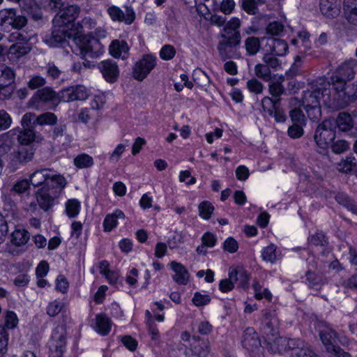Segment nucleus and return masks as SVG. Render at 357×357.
Segmentation results:
<instances>
[{"label":"nucleus","instance_id":"nucleus-6","mask_svg":"<svg viewBox=\"0 0 357 357\" xmlns=\"http://www.w3.org/2000/svg\"><path fill=\"white\" fill-rule=\"evenodd\" d=\"M340 78L333 79V88L344 105L357 100V85L354 84H347L344 80Z\"/></svg>","mask_w":357,"mask_h":357},{"label":"nucleus","instance_id":"nucleus-50","mask_svg":"<svg viewBox=\"0 0 357 357\" xmlns=\"http://www.w3.org/2000/svg\"><path fill=\"white\" fill-rule=\"evenodd\" d=\"M63 307V304L62 302L57 300L52 301L48 304L47 307V314L50 317H54L61 312Z\"/></svg>","mask_w":357,"mask_h":357},{"label":"nucleus","instance_id":"nucleus-59","mask_svg":"<svg viewBox=\"0 0 357 357\" xmlns=\"http://www.w3.org/2000/svg\"><path fill=\"white\" fill-rule=\"evenodd\" d=\"M284 31V26L278 22L269 23L266 27V32L272 36H278Z\"/></svg>","mask_w":357,"mask_h":357},{"label":"nucleus","instance_id":"nucleus-54","mask_svg":"<svg viewBox=\"0 0 357 357\" xmlns=\"http://www.w3.org/2000/svg\"><path fill=\"white\" fill-rule=\"evenodd\" d=\"M192 301L196 306H203L209 303L211 297L208 294H202L199 292H196L194 294Z\"/></svg>","mask_w":357,"mask_h":357},{"label":"nucleus","instance_id":"nucleus-20","mask_svg":"<svg viewBox=\"0 0 357 357\" xmlns=\"http://www.w3.org/2000/svg\"><path fill=\"white\" fill-rule=\"evenodd\" d=\"M320 10L327 17H336L340 13V1L320 0Z\"/></svg>","mask_w":357,"mask_h":357},{"label":"nucleus","instance_id":"nucleus-5","mask_svg":"<svg viewBox=\"0 0 357 357\" xmlns=\"http://www.w3.org/2000/svg\"><path fill=\"white\" fill-rule=\"evenodd\" d=\"M26 24V17L24 15H18L15 8H3L0 10L1 31L20 30L24 27Z\"/></svg>","mask_w":357,"mask_h":357},{"label":"nucleus","instance_id":"nucleus-14","mask_svg":"<svg viewBox=\"0 0 357 357\" xmlns=\"http://www.w3.org/2000/svg\"><path fill=\"white\" fill-rule=\"evenodd\" d=\"M35 195L39 206L45 211L52 207L54 200L59 197L55 192H51L44 185L36 192Z\"/></svg>","mask_w":357,"mask_h":357},{"label":"nucleus","instance_id":"nucleus-47","mask_svg":"<svg viewBox=\"0 0 357 357\" xmlns=\"http://www.w3.org/2000/svg\"><path fill=\"white\" fill-rule=\"evenodd\" d=\"M30 181L27 179L17 181L13 185L12 191L18 195H22L29 190Z\"/></svg>","mask_w":357,"mask_h":357},{"label":"nucleus","instance_id":"nucleus-40","mask_svg":"<svg viewBox=\"0 0 357 357\" xmlns=\"http://www.w3.org/2000/svg\"><path fill=\"white\" fill-rule=\"evenodd\" d=\"M74 164L79 169L88 168L93 165V159L89 155L82 153L75 158Z\"/></svg>","mask_w":357,"mask_h":357},{"label":"nucleus","instance_id":"nucleus-57","mask_svg":"<svg viewBox=\"0 0 357 357\" xmlns=\"http://www.w3.org/2000/svg\"><path fill=\"white\" fill-rule=\"evenodd\" d=\"M46 84L45 79L40 75L32 76L28 82V87L31 89H36L43 86Z\"/></svg>","mask_w":357,"mask_h":357},{"label":"nucleus","instance_id":"nucleus-23","mask_svg":"<svg viewBox=\"0 0 357 357\" xmlns=\"http://www.w3.org/2000/svg\"><path fill=\"white\" fill-rule=\"evenodd\" d=\"M343 10L347 22L357 26V0H344Z\"/></svg>","mask_w":357,"mask_h":357},{"label":"nucleus","instance_id":"nucleus-3","mask_svg":"<svg viewBox=\"0 0 357 357\" xmlns=\"http://www.w3.org/2000/svg\"><path fill=\"white\" fill-rule=\"evenodd\" d=\"M335 123L334 119H325L320 123L314 132V139L321 149H326L335 137Z\"/></svg>","mask_w":357,"mask_h":357},{"label":"nucleus","instance_id":"nucleus-51","mask_svg":"<svg viewBox=\"0 0 357 357\" xmlns=\"http://www.w3.org/2000/svg\"><path fill=\"white\" fill-rule=\"evenodd\" d=\"M247 87L250 92L255 94H261L264 90V85L256 78H252L247 82Z\"/></svg>","mask_w":357,"mask_h":357},{"label":"nucleus","instance_id":"nucleus-10","mask_svg":"<svg viewBox=\"0 0 357 357\" xmlns=\"http://www.w3.org/2000/svg\"><path fill=\"white\" fill-rule=\"evenodd\" d=\"M66 344V331L63 326L54 328L52 335L51 354L50 357H62Z\"/></svg>","mask_w":357,"mask_h":357},{"label":"nucleus","instance_id":"nucleus-42","mask_svg":"<svg viewBox=\"0 0 357 357\" xmlns=\"http://www.w3.org/2000/svg\"><path fill=\"white\" fill-rule=\"evenodd\" d=\"M193 80L197 85L202 88L206 87L209 84V77L201 69L197 68L192 73Z\"/></svg>","mask_w":357,"mask_h":357},{"label":"nucleus","instance_id":"nucleus-58","mask_svg":"<svg viewBox=\"0 0 357 357\" xmlns=\"http://www.w3.org/2000/svg\"><path fill=\"white\" fill-rule=\"evenodd\" d=\"M349 148V144L346 140H337L331 146L332 151L337 154H340L346 151H347Z\"/></svg>","mask_w":357,"mask_h":357},{"label":"nucleus","instance_id":"nucleus-12","mask_svg":"<svg viewBox=\"0 0 357 357\" xmlns=\"http://www.w3.org/2000/svg\"><path fill=\"white\" fill-rule=\"evenodd\" d=\"M89 91L83 85L68 87L61 91V98L63 102L84 100L89 96Z\"/></svg>","mask_w":357,"mask_h":357},{"label":"nucleus","instance_id":"nucleus-30","mask_svg":"<svg viewBox=\"0 0 357 357\" xmlns=\"http://www.w3.org/2000/svg\"><path fill=\"white\" fill-rule=\"evenodd\" d=\"M14 78V71L10 68L0 64V89L10 86Z\"/></svg>","mask_w":357,"mask_h":357},{"label":"nucleus","instance_id":"nucleus-56","mask_svg":"<svg viewBox=\"0 0 357 357\" xmlns=\"http://www.w3.org/2000/svg\"><path fill=\"white\" fill-rule=\"evenodd\" d=\"M18 324V319L16 314L13 311H9L6 313L5 318V328L13 329L17 326Z\"/></svg>","mask_w":357,"mask_h":357},{"label":"nucleus","instance_id":"nucleus-46","mask_svg":"<svg viewBox=\"0 0 357 357\" xmlns=\"http://www.w3.org/2000/svg\"><path fill=\"white\" fill-rule=\"evenodd\" d=\"M253 288L255 290V294L257 299L266 298L268 301L271 300L272 295L268 289H261V287L259 282L255 280L253 283Z\"/></svg>","mask_w":357,"mask_h":357},{"label":"nucleus","instance_id":"nucleus-44","mask_svg":"<svg viewBox=\"0 0 357 357\" xmlns=\"http://www.w3.org/2000/svg\"><path fill=\"white\" fill-rule=\"evenodd\" d=\"M269 93L275 99L280 98V96L284 92V88L282 82L277 80L271 82L268 85Z\"/></svg>","mask_w":357,"mask_h":357},{"label":"nucleus","instance_id":"nucleus-61","mask_svg":"<svg viewBox=\"0 0 357 357\" xmlns=\"http://www.w3.org/2000/svg\"><path fill=\"white\" fill-rule=\"evenodd\" d=\"M125 149H126V146L122 144H119L117 145V146L115 148V149L112 151V153L110 154L109 155V161L111 162H117L120 158L121 157L122 154L123 153V152L125 151Z\"/></svg>","mask_w":357,"mask_h":357},{"label":"nucleus","instance_id":"nucleus-26","mask_svg":"<svg viewBox=\"0 0 357 357\" xmlns=\"http://www.w3.org/2000/svg\"><path fill=\"white\" fill-rule=\"evenodd\" d=\"M109 50L110 54L115 58L125 59L128 56L129 47L125 40H113Z\"/></svg>","mask_w":357,"mask_h":357},{"label":"nucleus","instance_id":"nucleus-19","mask_svg":"<svg viewBox=\"0 0 357 357\" xmlns=\"http://www.w3.org/2000/svg\"><path fill=\"white\" fill-rule=\"evenodd\" d=\"M66 185V178L61 174H56V172L52 170L47 179L46 185L44 186L48 188L51 192H55L56 195L59 196Z\"/></svg>","mask_w":357,"mask_h":357},{"label":"nucleus","instance_id":"nucleus-55","mask_svg":"<svg viewBox=\"0 0 357 357\" xmlns=\"http://www.w3.org/2000/svg\"><path fill=\"white\" fill-rule=\"evenodd\" d=\"M262 61L266 65H268L271 69L276 70L280 66V61L273 54L266 53L263 56Z\"/></svg>","mask_w":357,"mask_h":357},{"label":"nucleus","instance_id":"nucleus-53","mask_svg":"<svg viewBox=\"0 0 357 357\" xmlns=\"http://www.w3.org/2000/svg\"><path fill=\"white\" fill-rule=\"evenodd\" d=\"M8 342V333L5 327L0 326V354H3L7 351Z\"/></svg>","mask_w":357,"mask_h":357},{"label":"nucleus","instance_id":"nucleus-21","mask_svg":"<svg viewBox=\"0 0 357 357\" xmlns=\"http://www.w3.org/2000/svg\"><path fill=\"white\" fill-rule=\"evenodd\" d=\"M229 277L233 279L235 283L238 284V287L242 289H246L249 286L250 275L243 267L238 266L236 268L229 269Z\"/></svg>","mask_w":357,"mask_h":357},{"label":"nucleus","instance_id":"nucleus-15","mask_svg":"<svg viewBox=\"0 0 357 357\" xmlns=\"http://www.w3.org/2000/svg\"><path fill=\"white\" fill-rule=\"evenodd\" d=\"M98 69L107 82L114 83L118 79L119 69L116 62L112 60L102 61L98 64Z\"/></svg>","mask_w":357,"mask_h":357},{"label":"nucleus","instance_id":"nucleus-24","mask_svg":"<svg viewBox=\"0 0 357 357\" xmlns=\"http://www.w3.org/2000/svg\"><path fill=\"white\" fill-rule=\"evenodd\" d=\"M31 50V47L28 43H16L10 47L8 52V57L9 60L16 61L22 56L28 54Z\"/></svg>","mask_w":357,"mask_h":357},{"label":"nucleus","instance_id":"nucleus-34","mask_svg":"<svg viewBox=\"0 0 357 357\" xmlns=\"http://www.w3.org/2000/svg\"><path fill=\"white\" fill-rule=\"evenodd\" d=\"M255 75L265 82H269L272 79L270 67L265 63H258L254 68Z\"/></svg>","mask_w":357,"mask_h":357},{"label":"nucleus","instance_id":"nucleus-33","mask_svg":"<svg viewBox=\"0 0 357 357\" xmlns=\"http://www.w3.org/2000/svg\"><path fill=\"white\" fill-rule=\"evenodd\" d=\"M265 0H240L241 8L248 15H255L258 13V5L264 3Z\"/></svg>","mask_w":357,"mask_h":357},{"label":"nucleus","instance_id":"nucleus-60","mask_svg":"<svg viewBox=\"0 0 357 357\" xmlns=\"http://www.w3.org/2000/svg\"><path fill=\"white\" fill-rule=\"evenodd\" d=\"M309 241L312 244L316 246H324L327 244L326 236L321 231H317L314 234L312 235L311 237L309 238Z\"/></svg>","mask_w":357,"mask_h":357},{"label":"nucleus","instance_id":"nucleus-62","mask_svg":"<svg viewBox=\"0 0 357 357\" xmlns=\"http://www.w3.org/2000/svg\"><path fill=\"white\" fill-rule=\"evenodd\" d=\"M306 280H307L308 284L310 287H317L321 283V278L311 271H307L306 273Z\"/></svg>","mask_w":357,"mask_h":357},{"label":"nucleus","instance_id":"nucleus-7","mask_svg":"<svg viewBox=\"0 0 357 357\" xmlns=\"http://www.w3.org/2000/svg\"><path fill=\"white\" fill-rule=\"evenodd\" d=\"M33 149L31 146H23L19 147L9 155L8 167L12 172H15L20 165L31 161L33 157Z\"/></svg>","mask_w":357,"mask_h":357},{"label":"nucleus","instance_id":"nucleus-16","mask_svg":"<svg viewBox=\"0 0 357 357\" xmlns=\"http://www.w3.org/2000/svg\"><path fill=\"white\" fill-rule=\"evenodd\" d=\"M319 335L322 343L324 344L326 349L329 352L331 349H334L333 342L337 337L336 332L329 326L324 322L318 323Z\"/></svg>","mask_w":357,"mask_h":357},{"label":"nucleus","instance_id":"nucleus-39","mask_svg":"<svg viewBox=\"0 0 357 357\" xmlns=\"http://www.w3.org/2000/svg\"><path fill=\"white\" fill-rule=\"evenodd\" d=\"M280 98L273 100L270 97H264L261 100V105L265 112H266L270 116H273L275 109L279 107Z\"/></svg>","mask_w":357,"mask_h":357},{"label":"nucleus","instance_id":"nucleus-25","mask_svg":"<svg viewBox=\"0 0 357 357\" xmlns=\"http://www.w3.org/2000/svg\"><path fill=\"white\" fill-rule=\"evenodd\" d=\"M172 269L174 271L175 275L173 276L174 280L181 285H185L189 281V273L183 265L176 261L170 263Z\"/></svg>","mask_w":357,"mask_h":357},{"label":"nucleus","instance_id":"nucleus-2","mask_svg":"<svg viewBox=\"0 0 357 357\" xmlns=\"http://www.w3.org/2000/svg\"><path fill=\"white\" fill-rule=\"evenodd\" d=\"M241 21L237 17L231 18L225 26L221 33L220 40L218 45L220 56L223 60L228 58V49L236 47L241 43Z\"/></svg>","mask_w":357,"mask_h":357},{"label":"nucleus","instance_id":"nucleus-27","mask_svg":"<svg viewBox=\"0 0 357 357\" xmlns=\"http://www.w3.org/2000/svg\"><path fill=\"white\" fill-rule=\"evenodd\" d=\"M52 169H40L29 176V181L34 187L46 185L47 181Z\"/></svg>","mask_w":357,"mask_h":357},{"label":"nucleus","instance_id":"nucleus-63","mask_svg":"<svg viewBox=\"0 0 357 357\" xmlns=\"http://www.w3.org/2000/svg\"><path fill=\"white\" fill-rule=\"evenodd\" d=\"M223 248L229 253H234L238 250V244L234 238L229 237L224 242Z\"/></svg>","mask_w":357,"mask_h":357},{"label":"nucleus","instance_id":"nucleus-64","mask_svg":"<svg viewBox=\"0 0 357 357\" xmlns=\"http://www.w3.org/2000/svg\"><path fill=\"white\" fill-rule=\"evenodd\" d=\"M297 357H317L316 354L310 347L305 342V346L301 347L299 351L295 352Z\"/></svg>","mask_w":357,"mask_h":357},{"label":"nucleus","instance_id":"nucleus-22","mask_svg":"<svg viewBox=\"0 0 357 357\" xmlns=\"http://www.w3.org/2000/svg\"><path fill=\"white\" fill-rule=\"evenodd\" d=\"M103 52L102 47L97 39L92 38L81 48L83 57L96 58Z\"/></svg>","mask_w":357,"mask_h":357},{"label":"nucleus","instance_id":"nucleus-31","mask_svg":"<svg viewBox=\"0 0 357 357\" xmlns=\"http://www.w3.org/2000/svg\"><path fill=\"white\" fill-rule=\"evenodd\" d=\"M96 331L102 335H107L112 326L111 321L105 314H98L96 316Z\"/></svg>","mask_w":357,"mask_h":357},{"label":"nucleus","instance_id":"nucleus-29","mask_svg":"<svg viewBox=\"0 0 357 357\" xmlns=\"http://www.w3.org/2000/svg\"><path fill=\"white\" fill-rule=\"evenodd\" d=\"M270 50L273 55L282 56L288 51V45L287 42L282 39L272 38L269 40Z\"/></svg>","mask_w":357,"mask_h":357},{"label":"nucleus","instance_id":"nucleus-11","mask_svg":"<svg viewBox=\"0 0 357 357\" xmlns=\"http://www.w3.org/2000/svg\"><path fill=\"white\" fill-rule=\"evenodd\" d=\"M107 13L113 21L124 22L131 24L135 19V13L130 6H124V10L120 8L112 6L107 8Z\"/></svg>","mask_w":357,"mask_h":357},{"label":"nucleus","instance_id":"nucleus-38","mask_svg":"<svg viewBox=\"0 0 357 357\" xmlns=\"http://www.w3.org/2000/svg\"><path fill=\"white\" fill-rule=\"evenodd\" d=\"M35 137L33 128H23L17 136V141L21 145L27 146L34 141Z\"/></svg>","mask_w":357,"mask_h":357},{"label":"nucleus","instance_id":"nucleus-13","mask_svg":"<svg viewBox=\"0 0 357 357\" xmlns=\"http://www.w3.org/2000/svg\"><path fill=\"white\" fill-rule=\"evenodd\" d=\"M357 72V60L350 59L341 63L337 69L336 75L331 79L340 78V80H351L354 78Z\"/></svg>","mask_w":357,"mask_h":357},{"label":"nucleus","instance_id":"nucleus-48","mask_svg":"<svg viewBox=\"0 0 357 357\" xmlns=\"http://www.w3.org/2000/svg\"><path fill=\"white\" fill-rule=\"evenodd\" d=\"M37 116L32 112L25 114L21 121L23 128H33V126L38 125Z\"/></svg>","mask_w":357,"mask_h":357},{"label":"nucleus","instance_id":"nucleus-8","mask_svg":"<svg viewBox=\"0 0 357 357\" xmlns=\"http://www.w3.org/2000/svg\"><path fill=\"white\" fill-rule=\"evenodd\" d=\"M61 101V92L56 93L50 87L38 90L31 99V102L35 107H39L44 103L56 105Z\"/></svg>","mask_w":357,"mask_h":357},{"label":"nucleus","instance_id":"nucleus-9","mask_svg":"<svg viewBox=\"0 0 357 357\" xmlns=\"http://www.w3.org/2000/svg\"><path fill=\"white\" fill-rule=\"evenodd\" d=\"M155 57L147 54L136 62L133 67L132 76L135 79L142 81L155 66Z\"/></svg>","mask_w":357,"mask_h":357},{"label":"nucleus","instance_id":"nucleus-35","mask_svg":"<svg viewBox=\"0 0 357 357\" xmlns=\"http://www.w3.org/2000/svg\"><path fill=\"white\" fill-rule=\"evenodd\" d=\"M280 256V254L277 251V246L273 243L264 248L261 251L263 259L272 264L274 263Z\"/></svg>","mask_w":357,"mask_h":357},{"label":"nucleus","instance_id":"nucleus-49","mask_svg":"<svg viewBox=\"0 0 357 357\" xmlns=\"http://www.w3.org/2000/svg\"><path fill=\"white\" fill-rule=\"evenodd\" d=\"M176 54V49L171 45H164L160 51V56L162 60L172 59Z\"/></svg>","mask_w":357,"mask_h":357},{"label":"nucleus","instance_id":"nucleus-4","mask_svg":"<svg viewBox=\"0 0 357 357\" xmlns=\"http://www.w3.org/2000/svg\"><path fill=\"white\" fill-rule=\"evenodd\" d=\"M81 8L77 4L68 5L59 10L54 16L52 22L55 27L67 28L73 31V25L76 19L79 16Z\"/></svg>","mask_w":357,"mask_h":357},{"label":"nucleus","instance_id":"nucleus-43","mask_svg":"<svg viewBox=\"0 0 357 357\" xmlns=\"http://www.w3.org/2000/svg\"><path fill=\"white\" fill-rule=\"evenodd\" d=\"M57 117L52 112H45L37 116V124L40 126L56 124Z\"/></svg>","mask_w":357,"mask_h":357},{"label":"nucleus","instance_id":"nucleus-52","mask_svg":"<svg viewBox=\"0 0 357 357\" xmlns=\"http://www.w3.org/2000/svg\"><path fill=\"white\" fill-rule=\"evenodd\" d=\"M12 118L4 109H0V130H5L10 127Z\"/></svg>","mask_w":357,"mask_h":357},{"label":"nucleus","instance_id":"nucleus-32","mask_svg":"<svg viewBox=\"0 0 357 357\" xmlns=\"http://www.w3.org/2000/svg\"><path fill=\"white\" fill-rule=\"evenodd\" d=\"M29 234L25 229H15L11 234V243L16 246L25 245L29 240Z\"/></svg>","mask_w":357,"mask_h":357},{"label":"nucleus","instance_id":"nucleus-37","mask_svg":"<svg viewBox=\"0 0 357 357\" xmlns=\"http://www.w3.org/2000/svg\"><path fill=\"white\" fill-rule=\"evenodd\" d=\"M259 38L255 36H250L245 40V47L247 54L249 56L255 55L260 49Z\"/></svg>","mask_w":357,"mask_h":357},{"label":"nucleus","instance_id":"nucleus-41","mask_svg":"<svg viewBox=\"0 0 357 357\" xmlns=\"http://www.w3.org/2000/svg\"><path fill=\"white\" fill-rule=\"evenodd\" d=\"M79 210L80 202L77 199H69L66 203V212L70 218L76 217L79 214Z\"/></svg>","mask_w":357,"mask_h":357},{"label":"nucleus","instance_id":"nucleus-18","mask_svg":"<svg viewBox=\"0 0 357 357\" xmlns=\"http://www.w3.org/2000/svg\"><path fill=\"white\" fill-rule=\"evenodd\" d=\"M69 29L59 28L54 26V29L50 35H46L43 38V41L50 47H55L58 44L62 43L66 38L70 37V34L68 33Z\"/></svg>","mask_w":357,"mask_h":357},{"label":"nucleus","instance_id":"nucleus-1","mask_svg":"<svg viewBox=\"0 0 357 357\" xmlns=\"http://www.w3.org/2000/svg\"><path fill=\"white\" fill-rule=\"evenodd\" d=\"M321 98L327 103H331L335 100V98L331 97V84L328 82L321 80L320 82L312 84L310 89L303 91L302 105L307 112L310 113L312 110L320 114Z\"/></svg>","mask_w":357,"mask_h":357},{"label":"nucleus","instance_id":"nucleus-45","mask_svg":"<svg viewBox=\"0 0 357 357\" xmlns=\"http://www.w3.org/2000/svg\"><path fill=\"white\" fill-rule=\"evenodd\" d=\"M198 208L199 215L205 220H208L214 211L213 204L208 201H204L200 203Z\"/></svg>","mask_w":357,"mask_h":357},{"label":"nucleus","instance_id":"nucleus-28","mask_svg":"<svg viewBox=\"0 0 357 357\" xmlns=\"http://www.w3.org/2000/svg\"><path fill=\"white\" fill-rule=\"evenodd\" d=\"M334 120L335 128H337L340 131L348 132L354 127V120L349 113L340 112Z\"/></svg>","mask_w":357,"mask_h":357},{"label":"nucleus","instance_id":"nucleus-36","mask_svg":"<svg viewBox=\"0 0 357 357\" xmlns=\"http://www.w3.org/2000/svg\"><path fill=\"white\" fill-rule=\"evenodd\" d=\"M96 24V21L90 17H85L73 25V31L82 33L85 29L91 30L95 28Z\"/></svg>","mask_w":357,"mask_h":357},{"label":"nucleus","instance_id":"nucleus-17","mask_svg":"<svg viewBox=\"0 0 357 357\" xmlns=\"http://www.w3.org/2000/svg\"><path fill=\"white\" fill-rule=\"evenodd\" d=\"M242 344L247 350L255 352L261 347V341L252 328H248L243 335Z\"/></svg>","mask_w":357,"mask_h":357}]
</instances>
